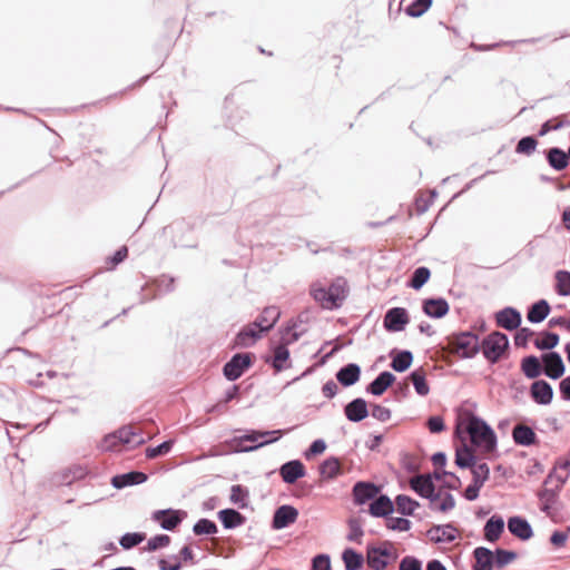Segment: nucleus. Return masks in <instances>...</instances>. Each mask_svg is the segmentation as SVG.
<instances>
[{"label":"nucleus","mask_w":570,"mask_h":570,"mask_svg":"<svg viewBox=\"0 0 570 570\" xmlns=\"http://www.w3.org/2000/svg\"><path fill=\"white\" fill-rule=\"evenodd\" d=\"M311 295L323 308H338L347 295L346 282L343 278H337L328 287L313 285Z\"/></svg>","instance_id":"f257e3e1"},{"label":"nucleus","mask_w":570,"mask_h":570,"mask_svg":"<svg viewBox=\"0 0 570 570\" xmlns=\"http://www.w3.org/2000/svg\"><path fill=\"white\" fill-rule=\"evenodd\" d=\"M466 432L473 445L491 452L497 448V436L492 428L478 416H471L468 421Z\"/></svg>","instance_id":"f03ea898"},{"label":"nucleus","mask_w":570,"mask_h":570,"mask_svg":"<svg viewBox=\"0 0 570 570\" xmlns=\"http://www.w3.org/2000/svg\"><path fill=\"white\" fill-rule=\"evenodd\" d=\"M449 345L462 358H472L480 351L479 336L472 332L454 334L450 338Z\"/></svg>","instance_id":"7ed1b4c3"},{"label":"nucleus","mask_w":570,"mask_h":570,"mask_svg":"<svg viewBox=\"0 0 570 570\" xmlns=\"http://www.w3.org/2000/svg\"><path fill=\"white\" fill-rule=\"evenodd\" d=\"M509 347V338L501 332H492L480 343L483 356L492 364L497 363Z\"/></svg>","instance_id":"20e7f679"},{"label":"nucleus","mask_w":570,"mask_h":570,"mask_svg":"<svg viewBox=\"0 0 570 570\" xmlns=\"http://www.w3.org/2000/svg\"><path fill=\"white\" fill-rule=\"evenodd\" d=\"M283 430H274V431H256L250 430L246 434L239 436V442L248 441L256 442L255 445L244 446L242 448V452H253L264 445L276 442L282 435Z\"/></svg>","instance_id":"39448f33"},{"label":"nucleus","mask_w":570,"mask_h":570,"mask_svg":"<svg viewBox=\"0 0 570 570\" xmlns=\"http://www.w3.org/2000/svg\"><path fill=\"white\" fill-rule=\"evenodd\" d=\"M252 365L249 353H237L224 365L223 373L228 381H236Z\"/></svg>","instance_id":"423d86ee"},{"label":"nucleus","mask_w":570,"mask_h":570,"mask_svg":"<svg viewBox=\"0 0 570 570\" xmlns=\"http://www.w3.org/2000/svg\"><path fill=\"white\" fill-rule=\"evenodd\" d=\"M410 485L420 497L430 500V503L438 501L441 497L435 492L433 476L431 474H419L410 480Z\"/></svg>","instance_id":"0eeeda50"},{"label":"nucleus","mask_w":570,"mask_h":570,"mask_svg":"<svg viewBox=\"0 0 570 570\" xmlns=\"http://www.w3.org/2000/svg\"><path fill=\"white\" fill-rule=\"evenodd\" d=\"M409 322V313L403 307L390 308L383 318L384 328L392 333L403 331Z\"/></svg>","instance_id":"6e6552de"},{"label":"nucleus","mask_w":570,"mask_h":570,"mask_svg":"<svg viewBox=\"0 0 570 570\" xmlns=\"http://www.w3.org/2000/svg\"><path fill=\"white\" fill-rule=\"evenodd\" d=\"M429 539L436 543H452L458 538V529L452 523L436 524L426 531Z\"/></svg>","instance_id":"1a4fd4ad"},{"label":"nucleus","mask_w":570,"mask_h":570,"mask_svg":"<svg viewBox=\"0 0 570 570\" xmlns=\"http://www.w3.org/2000/svg\"><path fill=\"white\" fill-rule=\"evenodd\" d=\"M542 372L550 379L557 380L564 374L566 366L562 357L557 352H549L542 355Z\"/></svg>","instance_id":"9d476101"},{"label":"nucleus","mask_w":570,"mask_h":570,"mask_svg":"<svg viewBox=\"0 0 570 570\" xmlns=\"http://www.w3.org/2000/svg\"><path fill=\"white\" fill-rule=\"evenodd\" d=\"M497 325L507 330H518L522 322L521 313L514 307H504L495 313Z\"/></svg>","instance_id":"9b49d317"},{"label":"nucleus","mask_w":570,"mask_h":570,"mask_svg":"<svg viewBox=\"0 0 570 570\" xmlns=\"http://www.w3.org/2000/svg\"><path fill=\"white\" fill-rule=\"evenodd\" d=\"M184 514L179 510H157L153 513V520L158 521L164 530L173 531L181 523Z\"/></svg>","instance_id":"f8f14e48"},{"label":"nucleus","mask_w":570,"mask_h":570,"mask_svg":"<svg viewBox=\"0 0 570 570\" xmlns=\"http://www.w3.org/2000/svg\"><path fill=\"white\" fill-rule=\"evenodd\" d=\"M298 517L296 508L289 504H284L277 508L273 515L272 527L275 530L287 528L294 523Z\"/></svg>","instance_id":"ddd939ff"},{"label":"nucleus","mask_w":570,"mask_h":570,"mask_svg":"<svg viewBox=\"0 0 570 570\" xmlns=\"http://www.w3.org/2000/svg\"><path fill=\"white\" fill-rule=\"evenodd\" d=\"M531 399L539 405H549L553 400V389L544 380L534 381L530 386Z\"/></svg>","instance_id":"4468645a"},{"label":"nucleus","mask_w":570,"mask_h":570,"mask_svg":"<svg viewBox=\"0 0 570 570\" xmlns=\"http://www.w3.org/2000/svg\"><path fill=\"white\" fill-rule=\"evenodd\" d=\"M380 489L372 482L358 481L353 487L354 503L363 505L370 500H374Z\"/></svg>","instance_id":"2eb2a0df"},{"label":"nucleus","mask_w":570,"mask_h":570,"mask_svg":"<svg viewBox=\"0 0 570 570\" xmlns=\"http://www.w3.org/2000/svg\"><path fill=\"white\" fill-rule=\"evenodd\" d=\"M305 474V466L299 460L288 461L279 468V475L287 484L295 483L298 479L304 478Z\"/></svg>","instance_id":"dca6fc26"},{"label":"nucleus","mask_w":570,"mask_h":570,"mask_svg":"<svg viewBox=\"0 0 570 570\" xmlns=\"http://www.w3.org/2000/svg\"><path fill=\"white\" fill-rule=\"evenodd\" d=\"M281 317V311L276 306H267L263 309L259 316L253 322L254 326L259 330V332H268L274 327L277 321Z\"/></svg>","instance_id":"f3484780"},{"label":"nucleus","mask_w":570,"mask_h":570,"mask_svg":"<svg viewBox=\"0 0 570 570\" xmlns=\"http://www.w3.org/2000/svg\"><path fill=\"white\" fill-rule=\"evenodd\" d=\"M344 413L348 421L361 422L368 416L367 403L362 397L354 399L345 405Z\"/></svg>","instance_id":"a211bd4d"},{"label":"nucleus","mask_w":570,"mask_h":570,"mask_svg":"<svg viewBox=\"0 0 570 570\" xmlns=\"http://www.w3.org/2000/svg\"><path fill=\"white\" fill-rule=\"evenodd\" d=\"M391 552L387 549L379 547H368L366 551V561L372 570H384L387 564V558Z\"/></svg>","instance_id":"6ab92c4d"},{"label":"nucleus","mask_w":570,"mask_h":570,"mask_svg":"<svg viewBox=\"0 0 570 570\" xmlns=\"http://www.w3.org/2000/svg\"><path fill=\"white\" fill-rule=\"evenodd\" d=\"M508 529L509 531L520 540H529L533 535V530L531 524L521 517H511L508 519Z\"/></svg>","instance_id":"aec40b11"},{"label":"nucleus","mask_w":570,"mask_h":570,"mask_svg":"<svg viewBox=\"0 0 570 570\" xmlns=\"http://www.w3.org/2000/svg\"><path fill=\"white\" fill-rule=\"evenodd\" d=\"M422 309L429 317L441 318L449 313L450 306L442 297L426 298L423 301Z\"/></svg>","instance_id":"412c9836"},{"label":"nucleus","mask_w":570,"mask_h":570,"mask_svg":"<svg viewBox=\"0 0 570 570\" xmlns=\"http://www.w3.org/2000/svg\"><path fill=\"white\" fill-rule=\"evenodd\" d=\"M375 518H387L394 511V503L386 494L376 495L368 509Z\"/></svg>","instance_id":"4be33fe9"},{"label":"nucleus","mask_w":570,"mask_h":570,"mask_svg":"<svg viewBox=\"0 0 570 570\" xmlns=\"http://www.w3.org/2000/svg\"><path fill=\"white\" fill-rule=\"evenodd\" d=\"M261 333L262 332H259V330H257V327H255L254 324L252 323L242 328L237 333V335L234 338L233 346L240 348L249 347L254 345L257 342V340L261 338Z\"/></svg>","instance_id":"5701e85b"},{"label":"nucleus","mask_w":570,"mask_h":570,"mask_svg":"<svg viewBox=\"0 0 570 570\" xmlns=\"http://www.w3.org/2000/svg\"><path fill=\"white\" fill-rule=\"evenodd\" d=\"M395 381V375L389 371L381 372L367 386L366 392L375 396L382 395Z\"/></svg>","instance_id":"b1692460"},{"label":"nucleus","mask_w":570,"mask_h":570,"mask_svg":"<svg viewBox=\"0 0 570 570\" xmlns=\"http://www.w3.org/2000/svg\"><path fill=\"white\" fill-rule=\"evenodd\" d=\"M361 367L356 363H348L336 372V380L345 387L352 386L358 382Z\"/></svg>","instance_id":"393cba45"},{"label":"nucleus","mask_w":570,"mask_h":570,"mask_svg":"<svg viewBox=\"0 0 570 570\" xmlns=\"http://www.w3.org/2000/svg\"><path fill=\"white\" fill-rule=\"evenodd\" d=\"M147 480V475L140 471H130L124 474H117L111 479V484L116 489H124L130 485L141 484Z\"/></svg>","instance_id":"a878e982"},{"label":"nucleus","mask_w":570,"mask_h":570,"mask_svg":"<svg viewBox=\"0 0 570 570\" xmlns=\"http://www.w3.org/2000/svg\"><path fill=\"white\" fill-rule=\"evenodd\" d=\"M512 439L517 445L521 446H530L537 442V435L532 428L524 424H517L513 426Z\"/></svg>","instance_id":"bb28decb"},{"label":"nucleus","mask_w":570,"mask_h":570,"mask_svg":"<svg viewBox=\"0 0 570 570\" xmlns=\"http://www.w3.org/2000/svg\"><path fill=\"white\" fill-rule=\"evenodd\" d=\"M504 530V520L500 515H492L484 525V538L489 542H495L500 539Z\"/></svg>","instance_id":"cd10ccee"},{"label":"nucleus","mask_w":570,"mask_h":570,"mask_svg":"<svg viewBox=\"0 0 570 570\" xmlns=\"http://www.w3.org/2000/svg\"><path fill=\"white\" fill-rule=\"evenodd\" d=\"M473 570H492L494 563L493 552L485 547H478L473 550Z\"/></svg>","instance_id":"c85d7f7f"},{"label":"nucleus","mask_w":570,"mask_h":570,"mask_svg":"<svg viewBox=\"0 0 570 570\" xmlns=\"http://www.w3.org/2000/svg\"><path fill=\"white\" fill-rule=\"evenodd\" d=\"M272 366L276 372H282L292 366L289 361V350L285 345L277 344L273 347Z\"/></svg>","instance_id":"c756f323"},{"label":"nucleus","mask_w":570,"mask_h":570,"mask_svg":"<svg viewBox=\"0 0 570 570\" xmlns=\"http://www.w3.org/2000/svg\"><path fill=\"white\" fill-rule=\"evenodd\" d=\"M550 313V305L546 299L535 302L528 311L527 318L530 323L538 324L544 321Z\"/></svg>","instance_id":"7c9ffc66"},{"label":"nucleus","mask_w":570,"mask_h":570,"mask_svg":"<svg viewBox=\"0 0 570 570\" xmlns=\"http://www.w3.org/2000/svg\"><path fill=\"white\" fill-rule=\"evenodd\" d=\"M548 164L556 170H563L569 165L568 153L559 147H552L547 151Z\"/></svg>","instance_id":"2f4dec72"},{"label":"nucleus","mask_w":570,"mask_h":570,"mask_svg":"<svg viewBox=\"0 0 570 570\" xmlns=\"http://www.w3.org/2000/svg\"><path fill=\"white\" fill-rule=\"evenodd\" d=\"M218 518L225 529H235L245 522V517L234 509H224L218 512Z\"/></svg>","instance_id":"473e14b6"},{"label":"nucleus","mask_w":570,"mask_h":570,"mask_svg":"<svg viewBox=\"0 0 570 570\" xmlns=\"http://www.w3.org/2000/svg\"><path fill=\"white\" fill-rule=\"evenodd\" d=\"M345 570H360L364 564V557L353 548H346L342 553Z\"/></svg>","instance_id":"72a5a7b5"},{"label":"nucleus","mask_w":570,"mask_h":570,"mask_svg":"<svg viewBox=\"0 0 570 570\" xmlns=\"http://www.w3.org/2000/svg\"><path fill=\"white\" fill-rule=\"evenodd\" d=\"M320 474L323 479L333 480L341 474V462L337 458L331 456L320 465Z\"/></svg>","instance_id":"f704fd0d"},{"label":"nucleus","mask_w":570,"mask_h":570,"mask_svg":"<svg viewBox=\"0 0 570 570\" xmlns=\"http://www.w3.org/2000/svg\"><path fill=\"white\" fill-rule=\"evenodd\" d=\"M521 370L528 379H535L542 373V365L535 355H529L521 361Z\"/></svg>","instance_id":"c9c22d12"},{"label":"nucleus","mask_w":570,"mask_h":570,"mask_svg":"<svg viewBox=\"0 0 570 570\" xmlns=\"http://www.w3.org/2000/svg\"><path fill=\"white\" fill-rule=\"evenodd\" d=\"M455 464L461 469L472 468L476 464L475 455L473 451L466 445L463 444L461 448H458L455 451Z\"/></svg>","instance_id":"e433bc0d"},{"label":"nucleus","mask_w":570,"mask_h":570,"mask_svg":"<svg viewBox=\"0 0 570 570\" xmlns=\"http://www.w3.org/2000/svg\"><path fill=\"white\" fill-rule=\"evenodd\" d=\"M396 511L402 515H412L420 507V503L405 494H399L395 498Z\"/></svg>","instance_id":"4c0bfd02"},{"label":"nucleus","mask_w":570,"mask_h":570,"mask_svg":"<svg viewBox=\"0 0 570 570\" xmlns=\"http://www.w3.org/2000/svg\"><path fill=\"white\" fill-rule=\"evenodd\" d=\"M115 434L118 442L122 444L139 445L145 442L144 438L134 432L130 426H122Z\"/></svg>","instance_id":"58836bf2"},{"label":"nucleus","mask_w":570,"mask_h":570,"mask_svg":"<svg viewBox=\"0 0 570 570\" xmlns=\"http://www.w3.org/2000/svg\"><path fill=\"white\" fill-rule=\"evenodd\" d=\"M413 362V354L410 351L399 352L392 360L391 367L399 373L405 372Z\"/></svg>","instance_id":"ea45409f"},{"label":"nucleus","mask_w":570,"mask_h":570,"mask_svg":"<svg viewBox=\"0 0 570 570\" xmlns=\"http://www.w3.org/2000/svg\"><path fill=\"white\" fill-rule=\"evenodd\" d=\"M430 276L431 272L428 267H417L412 274L409 286L417 291L424 286V284L430 279Z\"/></svg>","instance_id":"a19ab883"},{"label":"nucleus","mask_w":570,"mask_h":570,"mask_svg":"<svg viewBox=\"0 0 570 570\" xmlns=\"http://www.w3.org/2000/svg\"><path fill=\"white\" fill-rule=\"evenodd\" d=\"M410 379L413 383V386L415 389V392L421 395V396H425L429 394L430 392V387L426 383V380H425V374L422 370H416V371H413L411 374H410Z\"/></svg>","instance_id":"79ce46f5"},{"label":"nucleus","mask_w":570,"mask_h":570,"mask_svg":"<svg viewBox=\"0 0 570 570\" xmlns=\"http://www.w3.org/2000/svg\"><path fill=\"white\" fill-rule=\"evenodd\" d=\"M472 473V482L475 483V485L483 487L484 483L489 480L490 476V469L489 465L484 462L476 463L471 468Z\"/></svg>","instance_id":"37998d69"},{"label":"nucleus","mask_w":570,"mask_h":570,"mask_svg":"<svg viewBox=\"0 0 570 570\" xmlns=\"http://www.w3.org/2000/svg\"><path fill=\"white\" fill-rule=\"evenodd\" d=\"M556 291L560 296L570 295V272L558 271L556 273Z\"/></svg>","instance_id":"c03bdc74"},{"label":"nucleus","mask_w":570,"mask_h":570,"mask_svg":"<svg viewBox=\"0 0 570 570\" xmlns=\"http://www.w3.org/2000/svg\"><path fill=\"white\" fill-rule=\"evenodd\" d=\"M537 146L538 140L533 136H525L518 141L515 153L530 156L535 151Z\"/></svg>","instance_id":"a18cd8bd"},{"label":"nucleus","mask_w":570,"mask_h":570,"mask_svg":"<svg viewBox=\"0 0 570 570\" xmlns=\"http://www.w3.org/2000/svg\"><path fill=\"white\" fill-rule=\"evenodd\" d=\"M542 338H538L534 341V346L538 350H552L559 343V335L552 332H543Z\"/></svg>","instance_id":"49530a36"},{"label":"nucleus","mask_w":570,"mask_h":570,"mask_svg":"<svg viewBox=\"0 0 570 570\" xmlns=\"http://www.w3.org/2000/svg\"><path fill=\"white\" fill-rule=\"evenodd\" d=\"M193 531L196 535H202V534L209 535V534L217 533L218 529L214 521L203 518V519H199L194 524Z\"/></svg>","instance_id":"de8ad7c7"},{"label":"nucleus","mask_w":570,"mask_h":570,"mask_svg":"<svg viewBox=\"0 0 570 570\" xmlns=\"http://www.w3.org/2000/svg\"><path fill=\"white\" fill-rule=\"evenodd\" d=\"M248 491L239 484H235L230 489L229 500L234 504H238L240 508L247 505Z\"/></svg>","instance_id":"09e8293b"},{"label":"nucleus","mask_w":570,"mask_h":570,"mask_svg":"<svg viewBox=\"0 0 570 570\" xmlns=\"http://www.w3.org/2000/svg\"><path fill=\"white\" fill-rule=\"evenodd\" d=\"M432 0H414L411 4L407 6L405 12L410 17H420L431 7Z\"/></svg>","instance_id":"8fccbe9b"},{"label":"nucleus","mask_w":570,"mask_h":570,"mask_svg":"<svg viewBox=\"0 0 570 570\" xmlns=\"http://www.w3.org/2000/svg\"><path fill=\"white\" fill-rule=\"evenodd\" d=\"M411 525H412L411 521L405 518H401V517H387L386 518V527H387V529L393 530V531L405 532L411 529Z\"/></svg>","instance_id":"3c124183"},{"label":"nucleus","mask_w":570,"mask_h":570,"mask_svg":"<svg viewBox=\"0 0 570 570\" xmlns=\"http://www.w3.org/2000/svg\"><path fill=\"white\" fill-rule=\"evenodd\" d=\"M296 327V324H288L282 332H281V345H285L286 347L291 344H294L297 342L301 337V333L294 331Z\"/></svg>","instance_id":"603ef678"},{"label":"nucleus","mask_w":570,"mask_h":570,"mask_svg":"<svg viewBox=\"0 0 570 570\" xmlns=\"http://www.w3.org/2000/svg\"><path fill=\"white\" fill-rule=\"evenodd\" d=\"M145 539V535L142 533H138V532H132V533H125L120 540H119V544L121 546L122 549L125 550H129L136 546H138L139 543H141Z\"/></svg>","instance_id":"864d4df0"},{"label":"nucleus","mask_w":570,"mask_h":570,"mask_svg":"<svg viewBox=\"0 0 570 570\" xmlns=\"http://www.w3.org/2000/svg\"><path fill=\"white\" fill-rule=\"evenodd\" d=\"M494 554V564L498 568H503L517 559V553L513 551L497 549Z\"/></svg>","instance_id":"5fc2aeb1"},{"label":"nucleus","mask_w":570,"mask_h":570,"mask_svg":"<svg viewBox=\"0 0 570 570\" xmlns=\"http://www.w3.org/2000/svg\"><path fill=\"white\" fill-rule=\"evenodd\" d=\"M174 445L173 440L164 441L163 443L158 444L157 446L147 448L146 449V458L148 459H155L159 455L167 454Z\"/></svg>","instance_id":"6e6d98bb"},{"label":"nucleus","mask_w":570,"mask_h":570,"mask_svg":"<svg viewBox=\"0 0 570 570\" xmlns=\"http://www.w3.org/2000/svg\"><path fill=\"white\" fill-rule=\"evenodd\" d=\"M454 507H455V500L451 493H445V495L443 497V499L440 503H436V501L433 503H430L431 510H436L440 512H448V511L454 509Z\"/></svg>","instance_id":"4d7b16f0"},{"label":"nucleus","mask_w":570,"mask_h":570,"mask_svg":"<svg viewBox=\"0 0 570 570\" xmlns=\"http://www.w3.org/2000/svg\"><path fill=\"white\" fill-rule=\"evenodd\" d=\"M534 332L529 327H519L514 335V344L518 347H527L529 340L533 336Z\"/></svg>","instance_id":"13d9d810"},{"label":"nucleus","mask_w":570,"mask_h":570,"mask_svg":"<svg viewBox=\"0 0 570 570\" xmlns=\"http://www.w3.org/2000/svg\"><path fill=\"white\" fill-rule=\"evenodd\" d=\"M539 499L542 502L541 511L550 514L551 503L556 500V493L552 490L544 489L539 493Z\"/></svg>","instance_id":"bf43d9fd"},{"label":"nucleus","mask_w":570,"mask_h":570,"mask_svg":"<svg viewBox=\"0 0 570 570\" xmlns=\"http://www.w3.org/2000/svg\"><path fill=\"white\" fill-rule=\"evenodd\" d=\"M399 570H423L422 561L413 556H405L402 558Z\"/></svg>","instance_id":"052dcab7"},{"label":"nucleus","mask_w":570,"mask_h":570,"mask_svg":"<svg viewBox=\"0 0 570 570\" xmlns=\"http://www.w3.org/2000/svg\"><path fill=\"white\" fill-rule=\"evenodd\" d=\"M170 538L167 534H157L150 538L147 542V548L150 551H155L160 548H165L169 544Z\"/></svg>","instance_id":"680f3d73"},{"label":"nucleus","mask_w":570,"mask_h":570,"mask_svg":"<svg viewBox=\"0 0 570 570\" xmlns=\"http://www.w3.org/2000/svg\"><path fill=\"white\" fill-rule=\"evenodd\" d=\"M68 474L71 476L68 478V475H66V480L68 483H71L72 481L83 479L88 474V469L81 464H73L68 469Z\"/></svg>","instance_id":"e2e57ef3"},{"label":"nucleus","mask_w":570,"mask_h":570,"mask_svg":"<svg viewBox=\"0 0 570 570\" xmlns=\"http://www.w3.org/2000/svg\"><path fill=\"white\" fill-rule=\"evenodd\" d=\"M371 414L374 419H376L377 421L380 422H386L391 419V410L385 407V406H382L380 404H373L372 405V410H371Z\"/></svg>","instance_id":"0e129e2a"},{"label":"nucleus","mask_w":570,"mask_h":570,"mask_svg":"<svg viewBox=\"0 0 570 570\" xmlns=\"http://www.w3.org/2000/svg\"><path fill=\"white\" fill-rule=\"evenodd\" d=\"M120 444L117 440V436L114 433L107 434L99 443L98 448L102 452L112 451L116 446Z\"/></svg>","instance_id":"69168bd1"},{"label":"nucleus","mask_w":570,"mask_h":570,"mask_svg":"<svg viewBox=\"0 0 570 570\" xmlns=\"http://www.w3.org/2000/svg\"><path fill=\"white\" fill-rule=\"evenodd\" d=\"M312 570H331V559L327 554H318L312 560Z\"/></svg>","instance_id":"338daca9"},{"label":"nucleus","mask_w":570,"mask_h":570,"mask_svg":"<svg viewBox=\"0 0 570 570\" xmlns=\"http://www.w3.org/2000/svg\"><path fill=\"white\" fill-rule=\"evenodd\" d=\"M350 533L347 534V540L358 542L363 537V529L358 521L350 520Z\"/></svg>","instance_id":"774afa93"}]
</instances>
